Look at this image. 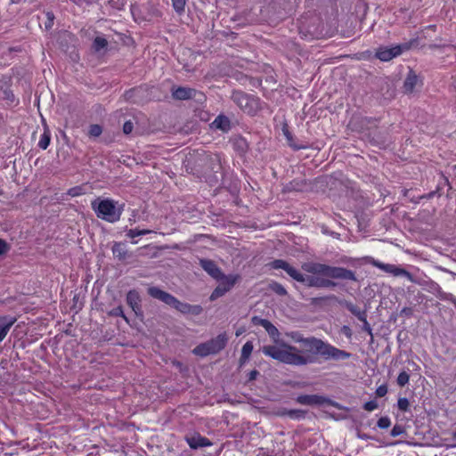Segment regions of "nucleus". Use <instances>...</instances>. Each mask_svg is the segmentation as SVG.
<instances>
[{"mask_svg":"<svg viewBox=\"0 0 456 456\" xmlns=\"http://www.w3.org/2000/svg\"><path fill=\"white\" fill-rule=\"evenodd\" d=\"M429 47H430L431 49H435V48H437V47H438V45H431Z\"/></svg>","mask_w":456,"mask_h":456,"instance_id":"obj_53","label":"nucleus"},{"mask_svg":"<svg viewBox=\"0 0 456 456\" xmlns=\"http://www.w3.org/2000/svg\"><path fill=\"white\" fill-rule=\"evenodd\" d=\"M228 341V338L225 333L217 335L216 338L198 345L193 349V354L201 357L208 356L209 354H215L223 350Z\"/></svg>","mask_w":456,"mask_h":456,"instance_id":"obj_7","label":"nucleus"},{"mask_svg":"<svg viewBox=\"0 0 456 456\" xmlns=\"http://www.w3.org/2000/svg\"><path fill=\"white\" fill-rule=\"evenodd\" d=\"M140 301V296L136 290L128 291L126 294V303L136 314L141 310Z\"/></svg>","mask_w":456,"mask_h":456,"instance_id":"obj_18","label":"nucleus"},{"mask_svg":"<svg viewBox=\"0 0 456 456\" xmlns=\"http://www.w3.org/2000/svg\"><path fill=\"white\" fill-rule=\"evenodd\" d=\"M15 322L13 317L0 316V342L4 339Z\"/></svg>","mask_w":456,"mask_h":456,"instance_id":"obj_17","label":"nucleus"},{"mask_svg":"<svg viewBox=\"0 0 456 456\" xmlns=\"http://www.w3.org/2000/svg\"><path fill=\"white\" fill-rule=\"evenodd\" d=\"M428 28L435 29V28H436V26H435V25L429 26V27H428Z\"/></svg>","mask_w":456,"mask_h":456,"instance_id":"obj_54","label":"nucleus"},{"mask_svg":"<svg viewBox=\"0 0 456 456\" xmlns=\"http://www.w3.org/2000/svg\"><path fill=\"white\" fill-rule=\"evenodd\" d=\"M281 414L289 416V418L294 419H300L305 418V411L302 410H285Z\"/></svg>","mask_w":456,"mask_h":456,"instance_id":"obj_25","label":"nucleus"},{"mask_svg":"<svg viewBox=\"0 0 456 456\" xmlns=\"http://www.w3.org/2000/svg\"><path fill=\"white\" fill-rule=\"evenodd\" d=\"M270 289L272 291L276 293L279 296H286L287 290L279 282L273 281L270 284Z\"/></svg>","mask_w":456,"mask_h":456,"instance_id":"obj_28","label":"nucleus"},{"mask_svg":"<svg viewBox=\"0 0 456 456\" xmlns=\"http://www.w3.org/2000/svg\"><path fill=\"white\" fill-rule=\"evenodd\" d=\"M148 294L156 299H159L166 305L175 308L183 314L200 315L203 312V308L200 305H190L181 302L173 295L160 289L158 287H151L148 289Z\"/></svg>","mask_w":456,"mask_h":456,"instance_id":"obj_5","label":"nucleus"},{"mask_svg":"<svg viewBox=\"0 0 456 456\" xmlns=\"http://www.w3.org/2000/svg\"><path fill=\"white\" fill-rule=\"evenodd\" d=\"M50 141H51V135H50V133L49 131H45L44 134L41 135V138L38 142V146L43 149V150H45L49 144H50Z\"/></svg>","mask_w":456,"mask_h":456,"instance_id":"obj_27","label":"nucleus"},{"mask_svg":"<svg viewBox=\"0 0 456 456\" xmlns=\"http://www.w3.org/2000/svg\"><path fill=\"white\" fill-rule=\"evenodd\" d=\"M436 195L440 196L439 188H437L435 191H432L428 192V194H424V195L419 196V200H421V199L430 200V199L434 198Z\"/></svg>","mask_w":456,"mask_h":456,"instance_id":"obj_46","label":"nucleus"},{"mask_svg":"<svg viewBox=\"0 0 456 456\" xmlns=\"http://www.w3.org/2000/svg\"><path fill=\"white\" fill-rule=\"evenodd\" d=\"M91 207L98 218L109 223L118 222L123 212V206L118 207L117 202L110 199L97 198L91 202Z\"/></svg>","mask_w":456,"mask_h":456,"instance_id":"obj_6","label":"nucleus"},{"mask_svg":"<svg viewBox=\"0 0 456 456\" xmlns=\"http://www.w3.org/2000/svg\"><path fill=\"white\" fill-rule=\"evenodd\" d=\"M83 188L81 186H75L68 190L67 194L70 197H77L82 195Z\"/></svg>","mask_w":456,"mask_h":456,"instance_id":"obj_35","label":"nucleus"},{"mask_svg":"<svg viewBox=\"0 0 456 456\" xmlns=\"http://www.w3.org/2000/svg\"><path fill=\"white\" fill-rule=\"evenodd\" d=\"M225 293L226 289H224V287L223 288V286H220L218 284V286L211 293L209 299L211 301L216 300L217 298L223 297Z\"/></svg>","mask_w":456,"mask_h":456,"instance_id":"obj_30","label":"nucleus"},{"mask_svg":"<svg viewBox=\"0 0 456 456\" xmlns=\"http://www.w3.org/2000/svg\"><path fill=\"white\" fill-rule=\"evenodd\" d=\"M452 86L456 88V77H453Z\"/></svg>","mask_w":456,"mask_h":456,"instance_id":"obj_52","label":"nucleus"},{"mask_svg":"<svg viewBox=\"0 0 456 456\" xmlns=\"http://www.w3.org/2000/svg\"><path fill=\"white\" fill-rule=\"evenodd\" d=\"M377 425H378V427H379V428H382V429L387 428H389V426L391 425L390 419H389L388 417H381V418L378 420Z\"/></svg>","mask_w":456,"mask_h":456,"instance_id":"obj_36","label":"nucleus"},{"mask_svg":"<svg viewBox=\"0 0 456 456\" xmlns=\"http://www.w3.org/2000/svg\"><path fill=\"white\" fill-rule=\"evenodd\" d=\"M379 404L377 401L371 400L363 404V409L367 411H372L378 408Z\"/></svg>","mask_w":456,"mask_h":456,"instance_id":"obj_41","label":"nucleus"},{"mask_svg":"<svg viewBox=\"0 0 456 456\" xmlns=\"http://www.w3.org/2000/svg\"><path fill=\"white\" fill-rule=\"evenodd\" d=\"M402 314H404L410 315V314H411V308H408V307H404V308L402 310Z\"/></svg>","mask_w":456,"mask_h":456,"instance_id":"obj_51","label":"nucleus"},{"mask_svg":"<svg viewBox=\"0 0 456 456\" xmlns=\"http://www.w3.org/2000/svg\"><path fill=\"white\" fill-rule=\"evenodd\" d=\"M342 331H343V333H344L347 338H350V337H351V335H352V333H351V330H350V328H349V327H347V326H344V327L342 328Z\"/></svg>","mask_w":456,"mask_h":456,"instance_id":"obj_50","label":"nucleus"},{"mask_svg":"<svg viewBox=\"0 0 456 456\" xmlns=\"http://www.w3.org/2000/svg\"><path fill=\"white\" fill-rule=\"evenodd\" d=\"M133 129H134V124L130 120L125 122V124L123 125V132L126 134H129L133 131Z\"/></svg>","mask_w":456,"mask_h":456,"instance_id":"obj_45","label":"nucleus"},{"mask_svg":"<svg viewBox=\"0 0 456 456\" xmlns=\"http://www.w3.org/2000/svg\"><path fill=\"white\" fill-rule=\"evenodd\" d=\"M110 314L113 315V316H121L126 322H128V319L125 315L122 306H118V307L113 308L110 312Z\"/></svg>","mask_w":456,"mask_h":456,"instance_id":"obj_34","label":"nucleus"},{"mask_svg":"<svg viewBox=\"0 0 456 456\" xmlns=\"http://www.w3.org/2000/svg\"><path fill=\"white\" fill-rule=\"evenodd\" d=\"M408 48L406 45H398L391 48H379L376 53V57L382 61H388L399 56L403 50H407Z\"/></svg>","mask_w":456,"mask_h":456,"instance_id":"obj_11","label":"nucleus"},{"mask_svg":"<svg viewBox=\"0 0 456 456\" xmlns=\"http://www.w3.org/2000/svg\"><path fill=\"white\" fill-rule=\"evenodd\" d=\"M200 265L214 279H218V277H221L223 272L213 260L200 259Z\"/></svg>","mask_w":456,"mask_h":456,"instance_id":"obj_13","label":"nucleus"},{"mask_svg":"<svg viewBox=\"0 0 456 456\" xmlns=\"http://www.w3.org/2000/svg\"><path fill=\"white\" fill-rule=\"evenodd\" d=\"M422 85L418 76L412 70H410L403 82V93L406 94H413L418 87Z\"/></svg>","mask_w":456,"mask_h":456,"instance_id":"obj_12","label":"nucleus"},{"mask_svg":"<svg viewBox=\"0 0 456 456\" xmlns=\"http://www.w3.org/2000/svg\"><path fill=\"white\" fill-rule=\"evenodd\" d=\"M240 275L238 274H230V275H224L223 273L221 274V277H218V279H216L219 281V285L224 287L226 289V292L232 289V288L235 285V283L240 280Z\"/></svg>","mask_w":456,"mask_h":456,"instance_id":"obj_16","label":"nucleus"},{"mask_svg":"<svg viewBox=\"0 0 456 456\" xmlns=\"http://www.w3.org/2000/svg\"><path fill=\"white\" fill-rule=\"evenodd\" d=\"M346 309L354 314L359 321L364 319V317H367V311L366 310H361L356 305H354L353 303H346Z\"/></svg>","mask_w":456,"mask_h":456,"instance_id":"obj_23","label":"nucleus"},{"mask_svg":"<svg viewBox=\"0 0 456 456\" xmlns=\"http://www.w3.org/2000/svg\"><path fill=\"white\" fill-rule=\"evenodd\" d=\"M266 321H267L266 319H263V318L258 317V316L252 317V323L255 324V325H259V326L264 327V325L266 322Z\"/></svg>","mask_w":456,"mask_h":456,"instance_id":"obj_48","label":"nucleus"},{"mask_svg":"<svg viewBox=\"0 0 456 456\" xmlns=\"http://www.w3.org/2000/svg\"><path fill=\"white\" fill-rule=\"evenodd\" d=\"M387 393V387L386 385H381L376 389V395L379 397H383Z\"/></svg>","mask_w":456,"mask_h":456,"instance_id":"obj_47","label":"nucleus"},{"mask_svg":"<svg viewBox=\"0 0 456 456\" xmlns=\"http://www.w3.org/2000/svg\"><path fill=\"white\" fill-rule=\"evenodd\" d=\"M302 269L311 273V276H319L324 279L330 280H346L356 281L357 278L355 273L352 270L339 267V266H332L326 264H321L317 262H306L302 265Z\"/></svg>","mask_w":456,"mask_h":456,"instance_id":"obj_2","label":"nucleus"},{"mask_svg":"<svg viewBox=\"0 0 456 456\" xmlns=\"http://www.w3.org/2000/svg\"><path fill=\"white\" fill-rule=\"evenodd\" d=\"M102 128L100 125H91L89 127L88 134L92 137H98L102 134Z\"/></svg>","mask_w":456,"mask_h":456,"instance_id":"obj_32","label":"nucleus"},{"mask_svg":"<svg viewBox=\"0 0 456 456\" xmlns=\"http://www.w3.org/2000/svg\"><path fill=\"white\" fill-rule=\"evenodd\" d=\"M410 379V375L406 371H402L399 373L397 377V384L399 387H403L406 384H408Z\"/></svg>","mask_w":456,"mask_h":456,"instance_id":"obj_33","label":"nucleus"},{"mask_svg":"<svg viewBox=\"0 0 456 456\" xmlns=\"http://www.w3.org/2000/svg\"><path fill=\"white\" fill-rule=\"evenodd\" d=\"M254 346L251 341L246 342L241 348V354L240 358V364H244L250 357Z\"/></svg>","mask_w":456,"mask_h":456,"instance_id":"obj_22","label":"nucleus"},{"mask_svg":"<svg viewBox=\"0 0 456 456\" xmlns=\"http://www.w3.org/2000/svg\"><path fill=\"white\" fill-rule=\"evenodd\" d=\"M282 134L283 135L285 136L286 140H287V143L289 147H291L293 150L295 151H298V150H301V149H305V145H302V144H297L295 141V138L293 136V134L290 133L289 129V126L287 124H284L282 126Z\"/></svg>","mask_w":456,"mask_h":456,"instance_id":"obj_20","label":"nucleus"},{"mask_svg":"<svg viewBox=\"0 0 456 456\" xmlns=\"http://www.w3.org/2000/svg\"><path fill=\"white\" fill-rule=\"evenodd\" d=\"M363 260L366 263L370 264L371 265L378 267L379 269H380L386 273L393 274L394 276H404L410 281L419 284V285H421V282L418 279H416L411 273L406 271L405 269H403L395 265L381 263L371 256H365L363 258Z\"/></svg>","mask_w":456,"mask_h":456,"instance_id":"obj_9","label":"nucleus"},{"mask_svg":"<svg viewBox=\"0 0 456 456\" xmlns=\"http://www.w3.org/2000/svg\"><path fill=\"white\" fill-rule=\"evenodd\" d=\"M232 100L240 110L251 116H254L261 109L259 98L241 91H234Z\"/></svg>","mask_w":456,"mask_h":456,"instance_id":"obj_8","label":"nucleus"},{"mask_svg":"<svg viewBox=\"0 0 456 456\" xmlns=\"http://www.w3.org/2000/svg\"><path fill=\"white\" fill-rule=\"evenodd\" d=\"M404 429L400 425H395L393 428L391 429L390 435L393 437L398 436L403 433Z\"/></svg>","mask_w":456,"mask_h":456,"instance_id":"obj_43","label":"nucleus"},{"mask_svg":"<svg viewBox=\"0 0 456 456\" xmlns=\"http://www.w3.org/2000/svg\"><path fill=\"white\" fill-rule=\"evenodd\" d=\"M294 342L302 343L308 347L304 354L297 346L287 344L283 341L276 345H268L262 347L265 355L269 356L278 362L293 366H305L316 362V356H321L323 360L340 361L351 357V354L341 350L323 340L315 337L304 338L298 331L287 333Z\"/></svg>","mask_w":456,"mask_h":456,"instance_id":"obj_1","label":"nucleus"},{"mask_svg":"<svg viewBox=\"0 0 456 456\" xmlns=\"http://www.w3.org/2000/svg\"><path fill=\"white\" fill-rule=\"evenodd\" d=\"M360 321L362 322V330L366 331L372 338H373L372 329L367 321V317H364V319L360 320Z\"/></svg>","mask_w":456,"mask_h":456,"instance_id":"obj_42","label":"nucleus"},{"mask_svg":"<svg viewBox=\"0 0 456 456\" xmlns=\"http://www.w3.org/2000/svg\"><path fill=\"white\" fill-rule=\"evenodd\" d=\"M189 446L192 449H198L200 447H206L211 445L210 441L200 435L187 438Z\"/></svg>","mask_w":456,"mask_h":456,"instance_id":"obj_19","label":"nucleus"},{"mask_svg":"<svg viewBox=\"0 0 456 456\" xmlns=\"http://www.w3.org/2000/svg\"><path fill=\"white\" fill-rule=\"evenodd\" d=\"M172 96L175 100H189V99H197V101H203L205 96L202 93L198 92L197 90L185 86H178L173 87Z\"/></svg>","mask_w":456,"mask_h":456,"instance_id":"obj_10","label":"nucleus"},{"mask_svg":"<svg viewBox=\"0 0 456 456\" xmlns=\"http://www.w3.org/2000/svg\"><path fill=\"white\" fill-rule=\"evenodd\" d=\"M211 127L226 133L231 129V121L228 117L218 115L211 123Z\"/></svg>","mask_w":456,"mask_h":456,"instance_id":"obj_15","label":"nucleus"},{"mask_svg":"<svg viewBox=\"0 0 456 456\" xmlns=\"http://www.w3.org/2000/svg\"><path fill=\"white\" fill-rule=\"evenodd\" d=\"M111 249L114 256L120 261H124L128 256L126 246L121 242H115Z\"/></svg>","mask_w":456,"mask_h":456,"instance_id":"obj_21","label":"nucleus"},{"mask_svg":"<svg viewBox=\"0 0 456 456\" xmlns=\"http://www.w3.org/2000/svg\"><path fill=\"white\" fill-rule=\"evenodd\" d=\"M270 266L273 269L284 270L292 279L305 284L307 287L328 289L337 286V283L335 281H331L330 280L319 276L305 275L282 259L273 260L270 263Z\"/></svg>","mask_w":456,"mask_h":456,"instance_id":"obj_3","label":"nucleus"},{"mask_svg":"<svg viewBox=\"0 0 456 456\" xmlns=\"http://www.w3.org/2000/svg\"><path fill=\"white\" fill-rule=\"evenodd\" d=\"M108 45V41L102 37H96L93 42V48L95 52H100L102 49L106 48Z\"/></svg>","mask_w":456,"mask_h":456,"instance_id":"obj_26","label":"nucleus"},{"mask_svg":"<svg viewBox=\"0 0 456 456\" xmlns=\"http://www.w3.org/2000/svg\"><path fill=\"white\" fill-rule=\"evenodd\" d=\"M259 375V372L256 370H253L248 373V380L252 381L256 379V377Z\"/></svg>","mask_w":456,"mask_h":456,"instance_id":"obj_49","label":"nucleus"},{"mask_svg":"<svg viewBox=\"0 0 456 456\" xmlns=\"http://www.w3.org/2000/svg\"><path fill=\"white\" fill-rule=\"evenodd\" d=\"M263 328L266 330L268 335L273 339L274 342H276L277 344L280 342L278 341L280 332L278 329L270 321L267 320Z\"/></svg>","mask_w":456,"mask_h":456,"instance_id":"obj_24","label":"nucleus"},{"mask_svg":"<svg viewBox=\"0 0 456 456\" xmlns=\"http://www.w3.org/2000/svg\"><path fill=\"white\" fill-rule=\"evenodd\" d=\"M138 12H143V13H160V12L153 4L146 5L142 9L139 10Z\"/></svg>","mask_w":456,"mask_h":456,"instance_id":"obj_39","label":"nucleus"},{"mask_svg":"<svg viewBox=\"0 0 456 456\" xmlns=\"http://www.w3.org/2000/svg\"><path fill=\"white\" fill-rule=\"evenodd\" d=\"M356 259L352 258L347 256H342L338 260V263L344 264V265H354Z\"/></svg>","mask_w":456,"mask_h":456,"instance_id":"obj_40","label":"nucleus"},{"mask_svg":"<svg viewBox=\"0 0 456 456\" xmlns=\"http://www.w3.org/2000/svg\"><path fill=\"white\" fill-rule=\"evenodd\" d=\"M296 401L303 405H321L326 402V399L317 395H301Z\"/></svg>","mask_w":456,"mask_h":456,"instance_id":"obj_14","label":"nucleus"},{"mask_svg":"<svg viewBox=\"0 0 456 456\" xmlns=\"http://www.w3.org/2000/svg\"><path fill=\"white\" fill-rule=\"evenodd\" d=\"M151 232V230H147V229H142V230L130 229V230L127 231L126 236L131 238V239H133V238L137 237V236L150 234Z\"/></svg>","mask_w":456,"mask_h":456,"instance_id":"obj_29","label":"nucleus"},{"mask_svg":"<svg viewBox=\"0 0 456 456\" xmlns=\"http://www.w3.org/2000/svg\"><path fill=\"white\" fill-rule=\"evenodd\" d=\"M270 266L273 269L284 270L292 279L305 284L307 287L328 289L337 286V283L335 281H331L330 280L319 276L305 275L282 259L273 260L270 263Z\"/></svg>","mask_w":456,"mask_h":456,"instance_id":"obj_4","label":"nucleus"},{"mask_svg":"<svg viewBox=\"0 0 456 456\" xmlns=\"http://www.w3.org/2000/svg\"><path fill=\"white\" fill-rule=\"evenodd\" d=\"M10 250V245L3 239H0V256L6 254Z\"/></svg>","mask_w":456,"mask_h":456,"instance_id":"obj_44","label":"nucleus"},{"mask_svg":"<svg viewBox=\"0 0 456 456\" xmlns=\"http://www.w3.org/2000/svg\"><path fill=\"white\" fill-rule=\"evenodd\" d=\"M398 408L403 411H407L409 410V401L407 398H399L397 402Z\"/></svg>","mask_w":456,"mask_h":456,"instance_id":"obj_38","label":"nucleus"},{"mask_svg":"<svg viewBox=\"0 0 456 456\" xmlns=\"http://www.w3.org/2000/svg\"><path fill=\"white\" fill-rule=\"evenodd\" d=\"M47 20L45 22V29H50L53 25L54 14L52 12H45Z\"/></svg>","mask_w":456,"mask_h":456,"instance_id":"obj_37","label":"nucleus"},{"mask_svg":"<svg viewBox=\"0 0 456 456\" xmlns=\"http://www.w3.org/2000/svg\"><path fill=\"white\" fill-rule=\"evenodd\" d=\"M171 1H172L173 7L177 13L181 14L182 12H184L186 0H171Z\"/></svg>","mask_w":456,"mask_h":456,"instance_id":"obj_31","label":"nucleus"}]
</instances>
